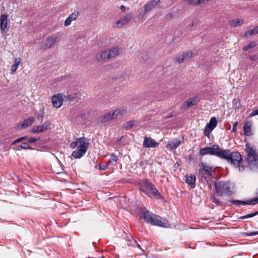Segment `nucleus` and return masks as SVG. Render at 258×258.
Returning <instances> with one entry per match:
<instances>
[{"label": "nucleus", "mask_w": 258, "mask_h": 258, "mask_svg": "<svg viewBox=\"0 0 258 258\" xmlns=\"http://www.w3.org/2000/svg\"><path fill=\"white\" fill-rule=\"evenodd\" d=\"M138 214L146 222L151 225L166 228L170 227V225L167 219L150 212L145 207L140 208Z\"/></svg>", "instance_id": "obj_1"}, {"label": "nucleus", "mask_w": 258, "mask_h": 258, "mask_svg": "<svg viewBox=\"0 0 258 258\" xmlns=\"http://www.w3.org/2000/svg\"><path fill=\"white\" fill-rule=\"evenodd\" d=\"M221 159H223L235 168H238L239 171H243L244 167L242 164V156L237 151L231 152L229 149L223 151Z\"/></svg>", "instance_id": "obj_2"}, {"label": "nucleus", "mask_w": 258, "mask_h": 258, "mask_svg": "<svg viewBox=\"0 0 258 258\" xmlns=\"http://www.w3.org/2000/svg\"><path fill=\"white\" fill-rule=\"evenodd\" d=\"M246 153V162L248 168L253 172L258 171V155L248 143L245 144Z\"/></svg>", "instance_id": "obj_3"}, {"label": "nucleus", "mask_w": 258, "mask_h": 258, "mask_svg": "<svg viewBox=\"0 0 258 258\" xmlns=\"http://www.w3.org/2000/svg\"><path fill=\"white\" fill-rule=\"evenodd\" d=\"M215 190L219 196L223 195H231L232 191L230 190L229 183L226 181L215 182Z\"/></svg>", "instance_id": "obj_4"}, {"label": "nucleus", "mask_w": 258, "mask_h": 258, "mask_svg": "<svg viewBox=\"0 0 258 258\" xmlns=\"http://www.w3.org/2000/svg\"><path fill=\"white\" fill-rule=\"evenodd\" d=\"M223 151V149L220 148L218 145L215 144L210 147H205L201 149L199 153L202 156L210 154L211 155H215L221 158Z\"/></svg>", "instance_id": "obj_5"}, {"label": "nucleus", "mask_w": 258, "mask_h": 258, "mask_svg": "<svg viewBox=\"0 0 258 258\" xmlns=\"http://www.w3.org/2000/svg\"><path fill=\"white\" fill-rule=\"evenodd\" d=\"M61 35L54 34L48 37L44 42L42 43V48L45 50H48L51 48L55 43L60 41Z\"/></svg>", "instance_id": "obj_6"}, {"label": "nucleus", "mask_w": 258, "mask_h": 258, "mask_svg": "<svg viewBox=\"0 0 258 258\" xmlns=\"http://www.w3.org/2000/svg\"><path fill=\"white\" fill-rule=\"evenodd\" d=\"M143 185L148 190L150 191V193L153 196L156 197L158 199H162L163 196L159 193L157 189L148 179H144L143 180Z\"/></svg>", "instance_id": "obj_7"}, {"label": "nucleus", "mask_w": 258, "mask_h": 258, "mask_svg": "<svg viewBox=\"0 0 258 258\" xmlns=\"http://www.w3.org/2000/svg\"><path fill=\"white\" fill-rule=\"evenodd\" d=\"M51 125L50 121L48 120L43 123L41 125L34 126L31 130V133L36 134L38 133H42L46 131Z\"/></svg>", "instance_id": "obj_8"}, {"label": "nucleus", "mask_w": 258, "mask_h": 258, "mask_svg": "<svg viewBox=\"0 0 258 258\" xmlns=\"http://www.w3.org/2000/svg\"><path fill=\"white\" fill-rule=\"evenodd\" d=\"M133 18V16L131 14H128L119 19L115 23L116 28H121L123 26L126 25Z\"/></svg>", "instance_id": "obj_9"}, {"label": "nucleus", "mask_w": 258, "mask_h": 258, "mask_svg": "<svg viewBox=\"0 0 258 258\" xmlns=\"http://www.w3.org/2000/svg\"><path fill=\"white\" fill-rule=\"evenodd\" d=\"M200 101L198 96H194L182 103L181 109L186 110L189 107L197 105Z\"/></svg>", "instance_id": "obj_10"}, {"label": "nucleus", "mask_w": 258, "mask_h": 258, "mask_svg": "<svg viewBox=\"0 0 258 258\" xmlns=\"http://www.w3.org/2000/svg\"><path fill=\"white\" fill-rule=\"evenodd\" d=\"M8 17L7 14H1L0 17V29L2 33H5L8 31Z\"/></svg>", "instance_id": "obj_11"}, {"label": "nucleus", "mask_w": 258, "mask_h": 258, "mask_svg": "<svg viewBox=\"0 0 258 258\" xmlns=\"http://www.w3.org/2000/svg\"><path fill=\"white\" fill-rule=\"evenodd\" d=\"M63 101L62 94H55L52 97V103L56 108H59L62 105Z\"/></svg>", "instance_id": "obj_12"}, {"label": "nucleus", "mask_w": 258, "mask_h": 258, "mask_svg": "<svg viewBox=\"0 0 258 258\" xmlns=\"http://www.w3.org/2000/svg\"><path fill=\"white\" fill-rule=\"evenodd\" d=\"M252 126V121L251 120H246L244 123L243 128L244 130V135L246 136H250L253 135L251 131Z\"/></svg>", "instance_id": "obj_13"}, {"label": "nucleus", "mask_w": 258, "mask_h": 258, "mask_svg": "<svg viewBox=\"0 0 258 258\" xmlns=\"http://www.w3.org/2000/svg\"><path fill=\"white\" fill-rule=\"evenodd\" d=\"M158 143L156 142L154 140L149 137H146L143 142V146L145 148H153L158 146Z\"/></svg>", "instance_id": "obj_14"}, {"label": "nucleus", "mask_w": 258, "mask_h": 258, "mask_svg": "<svg viewBox=\"0 0 258 258\" xmlns=\"http://www.w3.org/2000/svg\"><path fill=\"white\" fill-rule=\"evenodd\" d=\"M78 148L83 149L87 150L88 148L89 143L88 139L85 137L79 138L77 139Z\"/></svg>", "instance_id": "obj_15"}, {"label": "nucleus", "mask_w": 258, "mask_h": 258, "mask_svg": "<svg viewBox=\"0 0 258 258\" xmlns=\"http://www.w3.org/2000/svg\"><path fill=\"white\" fill-rule=\"evenodd\" d=\"M114 114L112 112H108L98 117V121L100 123H104L114 118Z\"/></svg>", "instance_id": "obj_16"}, {"label": "nucleus", "mask_w": 258, "mask_h": 258, "mask_svg": "<svg viewBox=\"0 0 258 258\" xmlns=\"http://www.w3.org/2000/svg\"><path fill=\"white\" fill-rule=\"evenodd\" d=\"M199 166L202 167V170H204L206 174L211 176H213L214 175V171L213 169V167L208 165H207L204 162H201L199 164Z\"/></svg>", "instance_id": "obj_17"}, {"label": "nucleus", "mask_w": 258, "mask_h": 258, "mask_svg": "<svg viewBox=\"0 0 258 258\" xmlns=\"http://www.w3.org/2000/svg\"><path fill=\"white\" fill-rule=\"evenodd\" d=\"M34 121V118L32 117L24 119L22 123H20L18 124V127L20 129L25 128L32 124Z\"/></svg>", "instance_id": "obj_18"}, {"label": "nucleus", "mask_w": 258, "mask_h": 258, "mask_svg": "<svg viewBox=\"0 0 258 258\" xmlns=\"http://www.w3.org/2000/svg\"><path fill=\"white\" fill-rule=\"evenodd\" d=\"M184 178L186 183L190 187V188H193L195 187L196 177L194 174L190 175H187L184 176Z\"/></svg>", "instance_id": "obj_19"}, {"label": "nucleus", "mask_w": 258, "mask_h": 258, "mask_svg": "<svg viewBox=\"0 0 258 258\" xmlns=\"http://www.w3.org/2000/svg\"><path fill=\"white\" fill-rule=\"evenodd\" d=\"M159 2L160 0H151L144 5V9H146V12H149L155 7Z\"/></svg>", "instance_id": "obj_20"}, {"label": "nucleus", "mask_w": 258, "mask_h": 258, "mask_svg": "<svg viewBox=\"0 0 258 258\" xmlns=\"http://www.w3.org/2000/svg\"><path fill=\"white\" fill-rule=\"evenodd\" d=\"M79 13L77 11H75L70 15L67 19L66 20L64 25V26H68L71 25L73 21H75L77 19L78 17Z\"/></svg>", "instance_id": "obj_21"}, {"label": "nucleus", "mask_w": 258, "mask_h": 258, "mask_svg": "<svg viewBox=\"0 0 258 258\" xmlns=\"http://www.w3.org/2000/svg\"><path fill=\"white\" fill-rule=\"evenodd\" d=\"M110 56L109 55L108 49H106L102 51L101 53H98L96 55V59L98 61L104 60L106 59H109Z\"/></svg>", "instance_id": "obj_22"}, {"label": "nucleus", "mask_w": 258, "mask_h": 258, "mask_svg": "<svg viewBox=\"0 0 258 258\" xmlns=\"http://www.w3.org/2000/svg\"><path fill=\"white\" fill-rule=\"evenodd\" d=\"M180 142L177 139H174L170 142H169L166 146L167 149L172 150L176 149L180 145Z\"/></svg>", "instance_id": "obj_23"}, {"label": "nucleus", "mask_w": 258, "mask_h": 258, "mask_svg": "<svg viewBox=\"0 0 258 258\" xmlns=\"http://www.w3.org/2000/svg\"><path fill=\"white\" fill-rule=\"evenodd\" d=\"M108 51L110 58H112L118 55L121 52V48L118 47H114L108 49Z\"/></svg>", "instance_id": "obj_24"}, {"label": "nucleus", "mask_w": 258, "mask_h": 258, "mask_svg": "<svg viewBox=\"0 0 258 258\" xmlns=\"http://www.w3.org/2000/svg\"><path fill=\"white\" fill-rule=\"evenodd\" d=\"M86 151L87 150H86L78 148L76 150L73 151L72 155L75 158H80L85 155Z\"/></svg>", "instance_id": "obj_25"}, {"label": "nucleus", "mask_w": 258, "mask_h": 258, "mask_svg": "<svg viewBox=\"0 0 258 258\" xmlns=\"http://www.w3.org/2000/svg\"><path fill=\"white\" fill-rule=\"evenodd\" d=\"M227 202L228 203L234 204V205H252V203H251V201L250 200H248L247 201H239L237 200H229L227 201Z\"/></svg>", "instance_id": "obj_26"}, {"label": "nucleus", "mask_w": 258, "mask_h": 258, "mask_svg": "<svg viewBox=\"0 0 258 258\" xmlns=\"http://www.w3.org/2000/svg\"><path fill=\"white\" fill-rule=\"evenodd\" d=\"M125 112L126 109L122 107L117 108L112 112L114 114V118L121 116Z\"/></svg>", "instance_id": "obj_27"}, {"label": "nucleus", "mask_w": 258, "mask_h": 258, "mask_svg": "<svg viewBox=\"0 0 258 258\" xmlns=\"http://www.w3.org/2000/svg\"><path fill=\"white\" fill-rule=\"evenodd\" d=\"M212 201L213 203L216 204V206H221V207H225L226 205H228V202H224V201H221L217 199H216L215 197H213L212 198Z\"/></svg>", "instance_id": "obj_28"}, {"label": "nucleus", "mask_w": 258, "mask_h": 258, "mask_svg": "<svg viewBox=\"0 0 258 258\" xmlns=\"http://www.w3.org/2000/svg\"><path fill=\"white\" fill-rule=\"evenodd\" d=\"M21 58L18 57L14 59V63L12 66L11 71L13 73L15 72L17 69L20 63Z\"/></svg>", "instance_id": "obj_29"}, {"label": "nucleus", "mask_w": 258, "mask_h": 258, "mask_svg": "<svg viewBox=\"0 0 258 258\" xmlns=\"http://www.w3.org/2000/svg\"><path fill=\"white\" fill-rule=\"evenodd\" d=\"M243 23L242 19L233 20L230 22V25L233 27H237Z\"/></svg>", "instance_id": "obj_30"}, {"label": "nucleus", "mask_w": 258, "mask_h": 258, "mask_svg": "<svg viewBox=\"0 0 258 258\" xmlns=\"http://www.w3.org/2000/svg\"><path fill=\"white\" fill-rule=\"evenodd\" d=\"M127 245L131 246L133 247H139L140 248H141L140 244L133 238H132L131 239L128 240V242H127Z\"/></svg>", "instance_id": "obj_31"}, {"label": "nucleus", "mask_w": 258, "mask_h": 258, "mask_svg": "<svg viewBox=\"0 0 258 258\" xmlns=\"http://www.w3.org/2000/svg\"><path fill=\"white\" fill-rule=\"evenodd\" d=\"M212 129H214L217 124V120L215 117H213L211 118L209 123L207 124Z\"/></svg>", "instance_id": "obj_32"}, {"label": "nucleus", "mask_w": 258, "mask_h": 258, "mask_svg": "<svg viewBox=\"0 0 258 258\" xmlns=\"http://www.w3.org/2000/svg\"><path fill=\"white\" fill-rule=\"evenodd\" d=\"M189 5L198 6L203 3V0H185Z\"/></svg>", "instance_id": "obj_33"}, {"label": "nucleus", "mask_w": 258, "mask_h": 258, "mask_svg": "<svg viewBox=\"0 0 258 258\" xmlns=\"http://www.w3.org/2000/svg\"><path fill=\"white\" fill-rule=\"evenodd\" d=\"M232 105L235 109H239L241 107L240 100L237 98L234 99L232 101Z\"/></svg>", "instance_id": "obj_34"}, {"label": "nucleus", "mask_w": 258, "mask_h": 258, "mask_svg": "<svg viewBox=\"0 0 258 258\" xmlns=\"http://www.w3.org/2000/svg\"><path fill=\"white\" fill-rule=\"evenodd\" d=\"M76 95V94L67 95L63 94V100L66 101L72 100L75 98Z\"/></svg>", "instance_id": "obj_35"}, {"label": "nucleus", "mask_w": 258, "mask_h": 258, "mask_svg": "<svg viewBox=\"0 0 258 258\" xmlns=\"http://www.w3.org/2000/svg\"><path fill=\"white\" fill-rule=\"evenodd\" d=\"M256 45V43L255 41H251L247 45L244 46L242 49L243 50L247 51L249 49L253 48Z\"/></svg>", "instance_id": "obj_36"}, {"label": "nucleus", "mask_w": 258, "mask_h": 258, "mask_svg": "<svg viewBox=\"0 0 258 258\" xmlns=\"http://www.w3.org/2000/svg\"><path fill=\"white\" fill-rule=\"evenodd\" d=\"M258 215V211L250 214H248L245 216H241L239 218V219H244L246 218H251Z\"/></svg>", "instance_id": "obj_37"}, {"label": "nucleus", "mask_w": 258, "mask_h": 258, "mask_svg": "<svg viewBox=\"0 0 258 258\" xmlns=\"http://www.w3.org/2000/svg\"><path fill=\"white\" fill-rule=\"evenodd\" d=\"M192 55V52L191 51H188L182 54V57L185 59V61L188 60Z\"/></svg>", "instance_id": "obj_38"}, {"label": "nucleus", "mask_w": 258, "mask_h": 258, "mask_svg": "<svg viewBox=\"0 0 258 258\" xmlns=\"http://www.w3.org/2000/svg\"><path fill=\"white\" fill-rule=\"evenodd\" d=\"M135 124V121L134 120H131L129 121H127L125 123V128L126 130H128L131 128H132Z\"/></svg>", "instance_id": "obj_39"}, {"label": "nucleus", "mask_w": 258, "mask_h": 258, "mask_svg": "<svg viewBox=\"0 0 258 258\" xmlns=\"http://www.w3.org/2000/svg\"><path fill=\"white\" fill-rule=\"evenodd\" d=\"M20 147L22 149L27 150V149H30V150H33V148H32L28 143L26 142H23L20 145Z\"/></svg>", "instance_id": "obj_40"}, {"label": "nucleus", "mask_w": 258, "mask_h": 258, "mask_svg": "<svg viewBox=\"0 0 258 258\" xmlns=\"http://www.w3.org/2000/svg\"><path fill=\"white\" fill-rule=\"evenodd\" d=\"M118 160V157L114 154H112L111 155L110 159L108 162V164H111L112 162H116Z\"/></svg>", "instance_id": "obj_41"}, {"label": "nucleus", "mask_w": 258, "mask_h": 258, "mask_svg": "<svg viewBox=\"0 0 258 258\" xmlns=\"http://www.w3.org/2000/svg\"><path fill=\"white\" fill-rule=\"evenodd\" d=\"M175 60L178 63H181L185 61V59L183 58L182 55L176 56L175 57Z\"/></svg>", "instance_id": "obj_42"}, {"label": "nucleus", "mask_w": 258, "mask_h": 258, "mask_svg": "<svg viewBox=\"0 0 258 258\" xmlns=\"http://www.w3.org/2000/svg\"><path fill=\"white\" fill-rule=\"evenodd\" d=\"M213 130V129H212V128H210L209 126L206 124V126L204 130V135L206 136H208V135Z\"/></svg>", "instance_id": "obj_43"}, {"label": "nucleus", "mask_w": 258, "mask_h": 258, "mask_svg": "<svg viewBox=\"0 0 258 258\" xmlns=\"http://www.w3.org/2000/svg\"><path fill=\"white\" fill-rule=\"evenodd\" d=\"M140 190L142 192L144 193L148 196L150 197V196L149 195V192H148V190L146 188H145V186H143V182L141 183V187L140 188Z\"/></svg>", "instance_id": "obj_44"}, {"label": "nucleus", "mask_w": 258, "mask_h": 258, "mask_svg": "<svg viewBox=\"0 0 258 258\" xmlns=\"http://www.w3.org/2000/svg\"><path fill=\"white\" fill-rule=\"evenodd\" d=\"M148 12H146V9H144V10L142 11L141 12L139 13V14H138V19H141L142 18H143V17H144V16L147 14L148 13Z\"/></svg>", "instance_id": "obj_45"}, {"label": "nucleus", "mask_w": 258, "mask_h": 258, "mask_svg": "<svg viewBox=\"0 0 258 258\" xmlns=\"http://www.w3.org/2000/svg\"><path fill=\"white\" fill-rule=\"evenodd\" d=\"M40 138H30L27 139V142L29 143L32 144L38 141L39 140Z\"/></svg>", "instance_id": "obj_46"}, {"label": "nucleus", "mask_w": 258, "mask_h": 258, "mask_svg": "<svg viewBox=\"0 0 258 258\" xmlns=\"http://www.w3.org/2000/svg\"><path fill=\"white\" fill-rule=\"evenodd\" d=\"M243 235L245 236H254L258 234V231L251 232H244Z\"/></svg>", "instance_id": "obj_47"}, {"label": "nucleus", "mask_w": 258, "mask_h": 258, "mask_svg": "<svg viewBox=\"0 0 258 258\" xmlns=\"http://www.w3.org/2000/svg\"><path fill=\"white\" fill-rule=\"evenodd\" d=\"M108 165V163L106 164H100L99 165V169L101 170H105L107 169Z\"/></svg>", "instance_id": "obj_48"}, {"label": "nucleus", "mask_w": 258, "mask_h": 258, "mask_svg": "<svg viewBox=\"0 0 258 258\" xmlns=\"http://www.w3.org/2000/svg\"><path fill=\"white\" fill-rule=\"evenodd\" d=\"M253 35V32L252 30H249L245 32L244 36L245 37H248Z\"/></svg>", "instance_id": "obj_49"}, {"label": "nucleus", "mask_w": 258, "mask_h": 258, "mask_svg": "<svg viewBox=\"0 0 258 258\" xmlns=\"http://www.w3.org/2000/svg\"><path fill=\"white\" fill-rule=\"evenodd\" d=\"M173 18V15L171 13H168L165 17V19L167 21H170Z\"/></svg>", "instance_id": "obj_50"}, {"label": "nucleus", "mask_w": 258, "mask_h": 258, "mask_svg": "<svg viewBox=\"0 0 258 258\" xmlns=\"http://www.w3.org/2000/svg\"><path fill=\"white\" fill-rule=\"evenodd\" d=\"M257 115H258V109L253 110L248 117H251Z\"/></svg>", "instance_id": "obj_51"}, {"label": "nucleus", "mask_w": 258, "mask_h": 258, "mask_svg": "<svg viewBox=\"0 0 258 258\" xmlns=\"http://www.w3.org/2000/svg\"><path fill=\"white\" fill-rule=\"evenodd\" d=\"M78 146V142H77V139L76 140V142H73L71 143L70 146V148L72 149H75L76 147H77Z\"/></svg>", "instance_id": "obj_52"}, {"label": "nucleus", "mask_w": 258, "mask_h": 258, "mask_svg": "<svg viewBox=\"0 0 258 258\" xmlns=\"http://www.w3.org/2000/svg\"><path fill=\"white\" fill-rule=\"evenodd\" d=\"M42 111L41 114H38L37 115V118L38 119H40L41 122L43 121V119L44 117V112H43V109L42 110H41Z\"/></svg>", "instance_id": "obj_53"}, {"label": "nucleus", "mask_w": 258, "mask_h": 258, "mask_svg": "<svg viewBox=\"0 0 258 258\" xmlns=\"http://www.w3.org/2000/svg\"><path fill=\"white\" fill-rule=\"evenodd\" d=\"M21 140V139H20V138H18L17 139L15 140V141L11 143V146H14L17 144L22 142Z\"/></svg>", "instance_id": "obj_54"}, {"label": "nucleus", "mask_w": 258, "mask_h": 258, "mask_svg": "<svg viewBox=\"0 0 258 258\" xmlns=\"http://www.w3.org/2000/svg\"><path fill=\"white\" fill-rule=\"evenodd\" d=\"M258 57L256 54H253L249 56V59L251 60L255 61L257 59Z\"/></svg>", "instance_id": "obj_55"}, {"label": "nucleus", "mask_w": 258, "mask_h": 258, "mask_svg": "<svg viewBox=\"0 0 258 258\" xmlns=\"http://www.w3.org/2000/svg\"><path fill=\"white\" fill-rule=\"evenodd\" d=\"M237 124H238L237 121L235 122L234 123V124H233V127H232V132H236V130H237L236 126H237Z\"/></svg>", "instance_id": "obj_56"}, {"label": "nucleus", "mask_w": 258, "mask_h": 258, "mask_svg": "<svg viewBox=\"0 0 258 258\" xmlns=\"http://www.w3.org/2000/svg\"><path fill=\"white\" fill-rule=\"evenodd\" d=\"M203 171V170L202 169V168H200L199 169V174L202 178H205L204 173Z\"/></svg>", "instance_id": "obj_57"}, {"label": "nucleus", "mask_w": 258, "mask_h": 258, "mask_svg": "<svg viewBox=\"0 0 258 258\" xmlns=\"http://www.w3.org/2000/svg\"><path fill=\"white\" fill-rule=\"evenodd\" d=\"M253 32V34H258V27H256L253 29H252Z\"/></svg>", "instance_id": "obj_58"}, {"label": "nucleus", "mask_w": 258, "mask_h": 258, "mask_svg": "<svg viewBox=\"0 0 258 258\" xmlns=\"http://www.w3.org/2000/svg\"><path fill=\"white\" fill-rule=\"evenodd\" d=\"M120 9L122 12H125L126 10V8L124 5H121L120 7Z\"/></svg>", "instance_id": "obj_59"}, {"label": "nucleus", "mask_w": 258, "mask_h": 258, "mask_svg": "<svg viewBox=\"0 0 258 258\" xmlns=\"http://www.w3.org/2000/svg\"><path fill=\"white\" fill-rule=\"evenodd\" d=\"M20 139H21V142H23V141L28 139H27V136H26L22 137H20Z\"/></svg>", "instance_id": "obj_60"}, {"label": "nucleus", "mask_w": 258, "mask_h": 258, "mask_svg": "<svg viewBox=\"0 0 258 258\" xmlns=\"http://www.w3.org/2000/svg\"><path fill=\"white\" fill-rule=\"evenodd\" d=\"M188 159L189 161H191L194 159V156L192 155H189L188 156Z\"/></svg>", "instance_id": "obj_61"}, {"label": "nucleus", "mask_w": 258, "mask_h": 258, "mask_svg": "<svg viewBox=\"0 0 258 258\" xmlns=\"http://www.w3.org/2000/svg\"><path fill=\"white\" fill-rule=\"evenodd\" d=\"M196 21L194 20L191 22V23L190 24V25H189L190 27L194 26L196 24Z\"/></svg>", "instance_id": "obj_62"}, {"label": "nucleus", "mask_w": 258, "mask_h": 258, "mask_svg": "<svg viewBox=\"0 0 258 258\" xmlns=\"http://www.w3.org/2000/svg\"><path fill=\"white\" fill-rule=\"evenodd\" d=\"M145 54V56L144 57V56L142 55V57L144 59H147L148 55L146 53Z\"/></svg>", "instance_id": "obj_63"}, {"label": "nucleus", "mask_w": 258, "mask_h": 258, "mask_svg": "<svg viewBox=\"0 0 258 258\" xmlns=\"http://www.w3.org/2000/svg\"><path fill=\"white\" fill-rule=\"evenodd\" d=\"M66 78V76H63V77H60V79L59 80V81L60 80H62L63 78Z\"/></svg>", "instance_id": "obj_64"}]
</instances>
